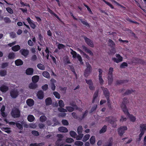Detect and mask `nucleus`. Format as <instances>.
Returning a JSON list of instances; mask_svg holds the SVG:
<instances>
[{
    "label": "nucleus",
    "mask_w": 146,
    "mask_h": 146,
    "mask_svg": "<svg viewBox=\"0 0 146 146\" xmlns=\"http://www.w3.org/2000/svg\"><path fill=\"white\" fill-rule=\"evenodd\" d=\"M8 87L4 85H3L0 87V90L3 92H6L8 90Z\"/></svg>",
    "instance_id": "nucleus-20"
},
{
    "label": "nucleus",
    "mask_w": 146,
    "mask_h": 146,
    "mask_svg": "<svg viewBox=\"0 0 146 146\" xmlns=\"http://www.w3.org/2000/svg\"><path fill=\"white\" fill-rule=\"evenodd\" d=\"M20 47L19 45H17L13 46L12 48V50L14 52H17L20 49Z\"/></svg>",
    "instance_id": "nucleus-23"
},
{
    "label": "nucleus",
    "mask_w": 146,
    "mask_h": 146,
    "mask_svg": "<svg viewBox=\"0 0 146 146\" xmlns=\"http://www.w3.org/2000/svg\"><path fill=\"white\" fill-rule=\"evenodd\" d=\"M15 65L17 66H21L23 64V61L20 59L16 60L15 61Z\"/></svg>",
    "instance_id": "nucleus-25"
},
{
    "label": "nucleus",
    "mask_w": 146,
    "mask_h": 146,
    "mask_svg": "<svg viewBox=\"0 0 146 146\" xmlns=\"http://www.w3.org/2000/svg\"><path fill=\"white\" fill-rule=\"evenodd\" d=\"M92 71V67L91 65L89 63L87 65L86 68L85 70L84 75L85 77L87 78Z\"/></svg>",
    "instance_id": "nucleus-4"
},
{
    "label": "nucleus",
    "mask_w": 146,
    "mask_h": 146,
    "mask_svg": "<svg viewBox=\"0 0 146 146\" xmlns=\"http://www.w3.org/2000/svg\"><path fill=\"white\" fill-rule=\"evenodd\" d=\"M11 114L14 118H19L21 116V111L18 108H14L12 110Z\"/></svg>",
    "instance_id": "nucleus-2"
},
{
    "label": "nucleus",
    "mask_w": 146,
    "mask_h": 146,
    "mask_svg": "<svg viewBox=\"0 0 146 146\" xmlns=\"http://www.w3.org/2000/svg\"><path fill=\"white\" fill-rule=\"evenodd\" d=\"M47 118L44 115H42L41 116L39 119L40 121L42 122H44L46 120Z\"/></svg>",
    "instance_id": "nucleus-38"
},
{
    "label": "nucleus",
    "mask_w": 146,
    "mask_h": 146,
    "mask_svg": "<svg viewBox=\"0 0 146 146\" xmlns=\"http://www.w3.org/2000/svg\"><path fill=\"white\" fill-rule=\"evenodd\" d=\"M140 127L142 130H146V124H142L141 125Z\"/></svg>",
    "instance_id": "nucleus-63"
},
{
    "label": "nucleus",
    "mask_w": 146,
    "mask_h": 146,
    "mask_svg": "<svg viewBox=\"0 0 146 146\" xmlns=\"http://www.w3.org/2000/svg\"><path fill=\"white\" fill-rule=\"evenodd\" d=\"M37 87L38 85L36 83L31 82L29 85V88L31 89H35Z\"/></svg>",
    "instance_id": "nucleus-21"
},
{
    "label": "nucleus",
    "mask_w": 146,
    "mask_h": 146,
    "mask_svg": "<svg viewBox=\"0 0 146 146\" xmlns=\"http://www.w3.org/2000/svg\"><path fill=\"white\" fill-rule=\"evenodd\" d=\"M55 146H63V143H60V142L58 141H56L55 143Z\"/></svg>",
    "instance_id": "nucleus-64"
},
{
    "label": "nucleus",
    "mask_w": 146,
    "mask_h": 146,
    "mask_svg": "<svg viewBox=\"0 0 146 146\" xmlns=\"http://www.w3.org/2000/svg\"><path fill=\"white\" fill-rule=\"evenodd\" d=\"M77 58L78 59L79 61L80 62L81 64H83V62L82 57L79 54H78L77 55Z\"/></svg>",
    "instance_id": "nucleus-45"
},
{
    "label": "nucleus",
    "mask_w": 146,
    "mask_h": 146,
    "mask_svg": "<svg viewBox=\"0 0 146 146\" xmlns=\"http://www.w3.org/2000/svg\"><path fill=\"white\" fill-rule=\"evenodd\" d=\"M3 20L6 23H9L11 22V20L8 17H5L3 18Z\"/></svg>",
    "instance_id": "nucleus-52"
},
{
    "label": "nucleus",
    "mask_w": 146,
    "mask_h": 146,
    "mask_svg": "<svg viewBox=\"0 0 146 146\" xmlns=\"http://www.w3.org/2000/svg\"><path fill=\"white\" fill-rule=\"evenodd\" d=\"M111 2H113L115 4H116L118 6L120 7H121L123 9V10L124 11L126 9V7L123 6V5H121L120 4V3H118L116 1H115V0H110Z\"/></svg>",
    "instance_id": "nucleus-28"
},
{
    "label": "nucleus",
    "mask_w": 146,
    "mask_h": 146,
    "mask_svg": "<svg viewBox=\"0 0 146 146\" xmlns=\"http://www.w3.org/2000/svg\"><path fill=\"white\" fill-rule=\"evenodd\" d=\"M52 121L54 123V126H56L59 124V123L55 117L54 118L52 119Z\"/></svg>",
    "instance_id": "nucleus-51"
},
{
    "label": "nucleus",
    "mask_w": 146,
    "mask_h": 146,
    "mask_svg": "<svg viewBox=\"0 0 146 146\" xmlns=\"http://www.w3.org/2000/svg\"><path fill=\"white\" fill-rule=\"evenodd\" d=\"M107 126L104 125L100 131L99 133L100 134H102L105 133L107 130Z\"/></svg>",
    "instance_id": "nucleus-32"
},
{
    "label": "nucleus",
    "mask_w": 146,
    "mask_h": 146,
    "mask_svg": "<svg viewBox=\"0 0 146 146\" xmlns=\"http://www.w3.org/2000/svg\"><path fill=\"white\" fill-rule=\"evenodd\" d=\"M98 91L97 90L96 91L94 94L93 96V99L92 100V103H94L95 102V100L98 97Z\"/></svg>",
    "instance_id": "nucleus-29"
},
{
    "label": "nucleus",
    "mask_w": 146,
    "mask_h": 146,
    "mask_svg": "<svg viewBox=\"0 0 146 146\" xmlns=\"http://www.w3.org/2000/svg\"><path fill=\"white\" fill-rule=\"evenodd\" d=\"M123 111L124 113L127 115L130 119L131 121L133 122L135 121L136 118L135 117L132 115L130 114L128 112L127 109H125L123 110Z\"/></svg>",
    "instance_id": "nucleus-5"
},
{
    "label": "nucleus",
    "mask_w": 146,
    "mask_h": 146,
    "mask_svg": "<svg viewBox=\"0 0 146 146\" xmlns=\"http://www.w3.org/2000/svg\"><path fill=\"white\" fill-rule=\"evenodd\" d=\"M128 82V81L126 80H117L116 82V84L117 85L121 84L124 83H127Z\"/></svg>",
    "instance_id": "nucleus-26"
},
{
    "label": "nucleus",
    "mask_w": 146,
    "mask_h": 146,
    "mask_svg": "<svg viewBox=\"0 0 146 146\" xmlns=\"http://www.w3.org/2000/svg\"><path fill=\"white\" fill-rule=\"evenodd\" d=\"M134 91L132 90H128L126 91L125 93L124 94L125 95H128L130 94L131 93L133 92Z\"/></svg>",
    "instance_id": "nucleus-57"
},
{
    "label": "nucleus",
    "mask_w": 146,
    "mask_h": 146,
    "mask_svg": "<svg viewBox=\"0 0 146 146\" xmlns=\"http://www.w3.org/2000/svg\"><path fill=\"white\" fill-rule=\"evenodd\" d=\"M53 95L55 96V97L58 99H59L60 98V96L59 94L57 92H54L53 93Z\"/></svg>",
    "instance_id": "nucleus-46"
},
{
    "label": "nucleus",
    "mask_w": 146,
    "mask_h": 146,
    "mask_svg": "<svg viewBox=\"0 0 146 146\" xmlns=\"http://www.w3.org/2000/svg\"><path fill=\"white\" fill-rule=\"evenodd\" d=\"M10 94L11 97L13 98H16L19 95V92L17 90H13L11 91Z\"/></svg>",
    "instance_id": "nucleus-8"
},
{
    "label": "nucleus",
    "mask_w": 146,
    "mask_h": 146,
    "mask_svg": "<svg viewBox=\"0 0 146 146\" xmlns=\"http://www.w3.org/2000/svg\"><path fill=\"white\" fill-rule=\"evenodd\" d=\"M82 48L83 50L87 53L89 54L90 55L92 56L94 54L88 48L84 45H82Z\"/></svg>",
    "instance_id": "nucleus-15"
},
{
    "label": "nucleus",
    "mask_w": 146,
    "mask_h": 146,
    "mask_svg": "<svg viewBox=\"0 0 146 146\" xmlns=\"http://www.w3.org/2000/svg\"><path fill=\"white\" fill-rule=\"evenodd\" d=\"M102 88L105 96L106 97H110V92L108 89L104 87H102Z\"/></svg>",
    "instance_id": "nucleus-14"
},
{
    "label": "nucleus",
    "mask_w": 146,
    "mask_h": 146,
    "mask_svg": "<svg viewBox=\"0 0 146 146\" xmlns=\"http://www.w3.org/2000/svg\"><path fill=\"white\" fill-rule=\"evenodd\" d=\"M90 137V135L89 134H87L86 135L83 137L82 141L84 142H85L87 141Z\"/></svg>",
    "instance_id": "nucleus-40"
},
{
    "label": "nucleus",
    "mask_w": 146,
    "mask_h": 146,
    "mask_svg": "<svg viewBox=\"0 0 146 146\" xmlns=\"http://www.w3.org/2000/svg\"><path fill=\"white\" fill-rule=\"evenodd\" d=\"M48 11L49 12L50 14L52 15H53L56 18H57L60 21L62 22V21L61 19L58 16V15L55 14L52 10L50 9V8H48L47 9Z\"/></svg>",
    "instance_id": "nucleus-16"
},
{
    "label": "nucleus",
    "mask_w": 146,
    "mask_h": 146,
    "mask_svg": "<svg viewBox=\"0 0 146 146\" xmlns=\"http://www.w3.org/2000/svg\"><path fill=\"white\" fill-rule=\"evenodd\" d=\"M102 0L103 1L104 3H105L106 4L109 6L111 8V9H113L114 8V7L110 3L106 1L105 0Z\"/></svg>",
    "instance_id": "nucleus-44"
},
{
    "label": "nucleus",
    "mask_w": 146,
    "mask_h": 146,
    "mask_svg": "<svg viewBox=\"0 0 146 146\" xmlns=\"http://www.w3.org/2000/svg\"><path fill=\"white\" fill-rule=\"evenodd\" d=\"M78 20H80L81 23L84 25H85L86 26H87L88 27H89V25L88 24V23L85 20H83V19H82L79 18L78 19Z\"/></svg>",
    "instance_id": "nucleus-37"
},
{
    "label": "nucleus",
    "mask_w": 146,
    "mask_h": 146,
    "mask_svg": "<svg viewBox=\"0 0 146 146\" xmlns=\"http://www.w3.org/2000/svg\"><path fill=\"white\" fill-rule=\"evenodd\" d=\"M59 111L61 112H67V111L66 109H64L62 108H58Z\"/></svg>",
    "instance_id": "nucleus-54"
},
{
    "label": "nucleus",
    "mask_w": 146,
    "mask_h": 146,
    "mask_svg": "<svg viewBox=\"0 0 146 146\" xmlns=\"http://www.w3.org/2000/svg\"><path fill=\"white\" fill-rule=\"evenodd\" d=\"M128 101L127 98H124L123 99V101L122 104H121V108L123 111V110L125 108L127 109L125 104H127Z\"/></svg>",
    "instance_id": "nucleus-12"
},
{
    "label": "nucleus",
    "mask_w": 146,
    "mask_h": 146,
    "mask_svg": "<svg viewBox=\"0 0 146 146\" xmlns=\"http://www.w3.org/2000/svg\"><path fill=\"white\" fill-rule=\"evenodd\" d=\"M66 109L69 112H72L74 110V108L71 106H67Z\"/></svg>",
    "instance_id": "nucleus-49"
},
{
    "label": "nucleus",
    "mask_w": 146,
    "mask_h": 146,
    "mask_svg": "<svg viewBox=\"0 0 146 146\" xmlns=\"http://www.w3.org/2000/svg\"><path fill=\"white\" fill-rule=\"evenodd\" d=\"M35 119L34 117L32 115H29L27 117L28 120L30 122H32Z\"/></svg>",
    "instance_id": "nucleus-30"
},
{
    "label": "nucleus",
    "mask_w": 146,
    "mask_h": 146,
    "mask_svg": "<svg viewBox=\"0 0 146 146\" xmlns=\"http://www.w3.org/2000/svg\"><path fill=\"white\" fill-rule=\"evenodd\" d=\"M38 80L39 76L38 75L34 76L32 78V81L34 83H36L38 82Z\"/></svg>",
    "instance_id": "nucleus-27"
},
{
    "label": "nucleus",
    "mask_w": 146,
    "mask_h": 146,
    "mask_svg": "<svg viewBox=\"0 0 146 146\" xmlns=\"http://www.w3.org/2000/svg\"><path fill=\"white\" fill-rule=\"evenodd\" d=\"M21 54L25 57H27L29 54V50L27 49H22L19 51Z\"/></svg>",
    "instance_id": "nucleus-11"
},
{
    "label": "nucleus",
    "mask_w": 146,
    "mask_h": 146,
    "mask_svg": "<svg viewBox=\"0 0 146 146\" xmlns=\"http://www.w3.org/2000/svg\"><path fill=\"white\" fill-rule=\"evenodd\" d=\"M16 127L20 130H22L23 129L22 125L20 123H16Z\"/></svg>",
    "instance_id": "nucleus-55"
},
{
    "label": "nucleus",
    "mask_w": 146,
    "mask_h": 146,
    "mask_svg": "<svg viewBox=\"0 0 146 146\" xmlns=\"http://www.w3.org/2000/svg\"><path fill=\"white\" fill-rule=\"evenodd\" d=\"M7 74V71L6 70H1L0 72V75L1 76H4Z\"/></svg>",
    "instance_id": "nucleus-48"
},
{
    "label": "nucleus",
    "mask_w": 146,
    "mask_h": 146,
    "mask_svg": "<svg viewBox=\"0 0 146 146\" xmlns=\"http://www.w3.org/2000/svg\"><path fill=\"white\" fill-rule=\"evenodd\" d=\"M128 66L126 62H123L120 65V68H123Z\"/></svg>",
    "instance_id": "nucleus-50"
},
{
    "label": "nucleus",
    "mask_w": 146,
    "mask_h": 146,
    "mask_svg": "<svg viewBox=\"0 0 146 146\" xmlns=\"http://www.w3.org/2000/svg\"><path fill=\"white\" fill-rule=\"evenodd\" d=\"M108 42L109 43V46H110L111 47L115 46V44L112 40L111 39H109L108 40Z\"/></svg>",
    "instance_id": "nucleus-39"
},
{
    "label": "nucleus",
    "mask_w": 146,
    "mask_h": 146,
    "mask_svg": "<svg viewBox=\"0 0 146 146\" xmlns=\"http://www.w3.org/2000/svg\"><path fill=\"white\" fill-rule=\"evenodd\" d=\"M58 130L61 132L66 133L68 131V129L66 127H60L58 128Z\"/></svg>",
    "instance_id": "nucleus-22"
},
{
    "label": "nucleus",
    "mask_w": 146,
    "mask_h": 146,
    "mask_svg": "<svg viewBox=\"0 0 146 146\" xmlns=\"http://www.w3.org/2000/svg\"><path fill=\"white\" fill-rule=\"evenodd\" d=\"M116 57L117 58L115 57L113 58H112V60L114 62H115L117 63H118L122 61L123 58L119 54H116Z\"/></svg>",
    "instance_id": "nucleus-9"
},
{
    "label": "nucleus",
    "mask_w": 146,
    "mask_h": 146,
    "mask_svg": "<svg viewBox=\"0 0 146 146\" xmlns=\"http://www.w3.org/2000/svg\"><path fill=\"white\" fill-rule=\"evenodd\" d=\"M27 20L32 28L33 29H35L36 28V25L34 23V21L32 20L29 17L27 18Z\"/></svg>",
    "instance_id": "nucleus-10"
},
{
    "label": "nucleus",
    "mask_w": 146,
    "mask_h": 146,
    "mask_svg": "<svg viewBox=\"0 0 146 146\" xmlns=\"http://www.w3.org/2000/svg\"><path fill=\"white\" fill-rule=\"evenodd\" d=\"M48 88V85L47 84H45L42 86V88L44 91H46L47 90Z\"/></svg>",
    "instance_id": "nucleus-60"
},
{
    "label": "nucleus",
    "mask_w": 146,
    "mask_h": 146,
    "mask_svg": "<svg viewBox=\"0 0 146 146\" xmlns=\"http://www.w3.org/2000/svg\"><path fill=\"white\" fill-rule=\"evenodd\" d=\"M88 110H86L82 114V116L81 117V119H84L86 117L88 114Z\"/></svg>",
    "instance_id": "nucleus-53"
},
{
    "label": "nucleus",
    "mask_w": 146,
    "mask_h": 146,
    "mask_svg": "<svg viewBox=\"0 0 146 146\" xmlns=\"http://www.w3.org/2000/svg\"><path fill=\"white\" fill-rule=\"evenodd\" d=\"M113 143V139L111 137L108 140V141L106 143V145L103 146H112Z\"/></svg>",
    "instance_id": "nucleus-19"
},
{
    "label": "nucleus",
    "mask_w": 146,
    "mask_h": 146,
    "mask_svg": "<svg viewBox=\"0 0 146 146\" xmlns=\"http://www.w3.org/2000/svg\"><path fill=\"white\" fill-rule=\"evenodd\" d=\"M58 103L59 106L61 108H62L64 107V104L63 101L62 100H59V101Z\"/></svg>",
    "instance_id": "nucleus-61"
},
{
    "label": "nucleus",
    "mask_w": 146,
    "mask_h": 146,
    "mask_svg": "<svg viewBox=\"0 0 146 146\" xmlns=\"http://www.w3.org/2000/svg\"><path fill=\"white\" fill-rule=\"evenodd\" d=\"M42 75L47 78H50V76L49 73L47 71H44L42 73Z\"/></svg>",
    "instance_id": "nucleus-31"
},
{
    "label": "nucleus",
    "mask_w": 146,
    "mask_h": 146,
    "mask_svg": "<svg viewBox=\"0 0 146 146\" xmlns=\"http://www.w3.org/2000/svg\"><path fill=\"white\" fill-rule=\"evenodd\" d=\"M26 103L28 106L30 107H31L34 104V102L33 99H29L27 100Z\"/></svg>",
    "instance_id": "nucleus-18"
},
{
    "label": "nucleus",
    "mask_w": 146,
    "mask_h": 146,
    "mask_svg": "<svg viewBox=\"0 0 146 146\" xmlns=\"http://www.w3.org/2000/svg\"><path fill=\"white\" fill-rule=\"evenodd\" d=\"M37 68L42 70H44L45 69V67L44 65L41 63L38 64L37 65Z\"/></svg>",
    "instance_id": "nucleus-33"
},
{
    "label": "nucleus",
    "mask_w": 146,
    "mask_h": 146,
    "mask_svg": "<svg viewBox=\"0 0 146 146\" xmlns=\"http://www.w3.org/2000/svg\"><path fill=\"white\" fill-rule=\"evenodd\" d=\"M2 129V130L8 134L10 133L11 132V131L9 130L10 129V128L9 127H3Z\"/></svg>",
    "instance_id": "nucleus-34"
},
{
    "label": "nucleus",
    "mask_w": 146,
    "mask_h": 146,
    "mask_svg": "<svg viewBox=\"0 0 146 146\" xmlns=\"http://www.w3.org/2000/svg\"><path fill=\"white\" fill-rule=\"evenodd\" d=\"M62 124L64 125H67L69 124V123L66 120L63 119L62 120Z\"/></svg>",
    "instance_id": "nucleus-58"
},
{
    "label": "nucleus",
    "mask_w": 146,
    "mask_h": 146,
    "mask_svg": "<svg viewBox=\"0 0 146 146\" xmlns=\"http://www.w3.org/2000/svg\"><path fill=\"white\" fill-rule=\"evenodd\" d=\"M37 96L38 99L40 100L42 99L44 97V93L42 91L39 90L37 92Z\"/></svg>",
    "instance_id": "nucleus-13"
},
{
    "label": "nucleus",
    "mask_w": 146,
    "mask_h": 146,
    "mask_svg": "<svg viewBox=\"0 0 146 146\" xmlns=\"http://www.w3.org/2000/svg\"><path fill=\"white\" fill-rule=\"evenodd\" d=\"M45 101L46 105L47 106L51 104L52 102L51 98L50 97H48L46 99Z\"/></svg>",
    "instance_id": "nucleus-24"
},
{
    "label": "nucleus",
    "mask_w": 146,
    "mask_h": 146,
    "mask_svg": "<svg viewBox=\"0 0 146 146\" xmlns=\"http://www.w3.org/2000/svg\"><path fill=\"white\" fill-rule=\"evenodd\" d=\"M86 43L90 46L91 47H94V44L93 41L86 36H84V37Z\"/></svg>",
    "instance_id": "nucleus-7"
},
{
    "label": "nucleus",
    "mask_w": 146,
    "mask_h": 146,
    "mask_svg": "<svg viewBox=\"0 0 146 146\" xmlns=\"http://www.w3.org/2000/svg\"><path fill=\"white\" fill-rule=\"evenodd\" d=\"M74 144L78 146H82L83 144V143L81 141H77L75 142Z\"/></svg>",
    "instance_id": "nucleus-43"
},
{
    "label": "nucleus",
    "mask_w": 146,
    "mask_h": 146,
    "mask_svg": "<svg viewBox=\"0 0 146 146\" xmlns=\"http://www.w3.org/2000/svg\"><path fill=\"white\" fill-rule=\"evenodd\" d=\"M8 57L9 59H13L15 57V54L13 52L9 53Z\"/></svg>",
    "instance_id": "nucleus-36"
},
{
    "label": "nucleus",
    "mask_w": 146,
    "mask_h": 146,
    "mask_svg": "<svg viewBox=\"0 0 146 146\" xmlns=\"http://www.w3.org/2000/svg\"><path fill=\"white\" fill-rule=\"evenodd\" d=\"M78 136H76V139L78 140H80L83 137L84 134L82 133H79L78 134Z\"/></svg>",
    "instance_id": "nucleus-42"
},
{
    "label": "nucleus",
    "mask_w": 146,
    "mask_h": 146,
    "mask_svg": "<svg viewBox=\"0 0 146 146\" xmlns=\"http://www.w3.org/2000/svg\"><path fill=\"white\" fill-rule=\"evenodd\" d=\"M70 134L71 137L74 138H76L77 136V134L76 132L73 131H70Z\"/></svg>",
    "instance_id": "nucleus-41"
},
{
    "label": "nucleus",
    "mask_w": 146,
    "mask_h": 146,
    "mask_svg": "<svg viewBox=\"0 0 146 146\" xmlns=\"http://www.w3.org/2000/svg\"><path fill=\"white\" fill-rule=\"evenodd\" d=\"M127 129V127L123 126L118 129V133L120 136H122L125 132V131Z\"/></svg>",
    "instance_id": "nucleus-6"
},
{
    "label": "nucleus",
    "mask_w": 146,
    "mask_h": 146,
    "mask_svg": "<svg viewBox=\"0 0 146 146\" xmlns=\"http://www.w3.org/2000/svg\"><path fill=\"white\" fill-rule=\"evenodd\" d=\"M34 72L33 69L32 68H27L26 70V73L27 75H32Z\"/></svg>",
    "instance_id": "nucleus-17"
},
{
    "label": "nucleus",
    "mask_w": 146,
    "mask_h": 146,
    "mask_svg": "<svg viewBox=\"0 0 146 146\" xmlns=\"http://www.w3.org/2000/svg\"><path fill=\"white\" fill-rule=\"evenodd\" d=\"M113 68L112 67H110L109 69L108 73V84L109 85H111L113 81Z\"/></svg>",
    "instance_id": "nucleus-3"
},
{
    "label": "nucleus",
    "mask_w": 146,
    "mask_h": 146,
    "mask_svg": "<svg viewBox=\"0 0 146 146\" xmlns=\"http://www.w3.org/2000/svg\"><path fill=\"white\" fill-rule=\"evenodd\" d=\"M74 140L73 139L70 138H67L66 140V142L68 143H71L74 142Z\"/></svg>",
    "instance_id": "nucleus-59"
},
{
    "label": "nucleus",
    "mask_w": 146,
    "mask_h": 146,
    "mask_svg": "<svg viewBox=\"0 0 146 146\" xmlns=\"http://www.w3.org/2000/svg\"><path fill=\"white\" fill-rule=\"evenodd\" d=\"M7 11L10 14H12L13 13V11L11 7H7L6 8Z\"/></svg>",
    "instance_id": "nucleus-62"
},
{
    "label": "nucleus",
    "mask_w": 146,
    "mask_h": 146,
    "mask_svg": "<svg viewBox=\"0 0 146 146\" xmlns=\"http://www.w3.org/2000/svg\"><path fill=\"white\" fill-rule=\"evenodd\" d=\"M105 121L106 122L109 123L112 125V126L113 127H115L117 126L116 121V118L113 116H110L106 117L105 118Z\"/></svg>",
    "instance_id": "nucleus-1"
},
{
    "label": "nucleus",
    "mask_w": 146,
    "mask_h": 146,
    "mask_svg": "<svg viewBox=\"0 0 146 146\" xmlns=\"http://www.w3.org/2000/svg\"><path fill=\"white\" fill-rule=\"evenodd\" d=\"M83 128L82 126H79L77 129V132L78 134L82 133Z\"/></svg>",
    "instance_id": "nucleus-47"
},
{
    "label": "nucleus",
    "mask_w": 146,
    "mask_h": 146,
    "mask_svg": "<svg viewBox=\"0 0 146 146\" xmlns=\"http://www.w3.org/2000/svg\"><path fill=\"white\" fill-rule=\"evenodd\" d=\"M83 5L87 9L88 11H89V13L91 14H92L93 13L91 9L90 8V7L87 5L85 3H84Z\"/></svg>",
    "instance_id": "nucleus-56"
},
{
    "label": "nucleus",
    "mask_w": 146,
    "mask_h": 146,
    "mask_svg": "<svg viewBox=\"0 0 146 146\" xmlns=\"http://www.w3.org/2000/svg\"><path fill=\"white\" fill-rule=\"evenodd\" d=\"M90 141L91 144H94L95 143L96 141V138L94 136H92L90 138Z\"/></svg>",
    "instance_id": "nucleus-35"
}]
</instances>
